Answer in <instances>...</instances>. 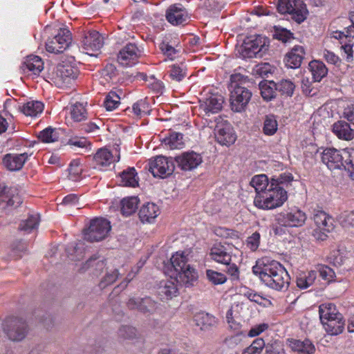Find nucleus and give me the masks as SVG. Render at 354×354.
<instances>
[{"label": "nucleus", "instance_id": "nucleus-56", "mask_svg": "<svg viewBox=\"0 0 354 354\" xmlns=\"http://www.w3.org/2000/svg\"><path fill=\"white\" fill-rule=\"evenodd\" d=\"M206 275L209 281L215 285L222 284L226 281V277L221 272L207 270Z\"/></svg>", "mask_w": 354, "mask_h": 354}, {"label": "nucleus", "instance_id": "nucleus-8", "mask_svg": "<svg viewBox=\"0 0 354 354\" xmlns=\"http://www.w3.org/2000/svg\"><path fill=\"white\" fill-rule=\"evenodd\" d=\"M111 229L110 222L103 218H95L91 221L84 230V239L90 242H98L104 239Z\"/></svg>", "mask_w": 354, "mask_h": 354}, {"label": "nucleus", "instance_id": "nucleus-2", "mask_svg": "<svg viewBox=\"0 0 354 354\" xmlns=\"http://www.w3.org/2000/svg\"><path fill=\"white\" fill-rule=\"evenodd\" d=\"M171 268L174 273L171 276L174 277L176 282L185 287H191L198 279V273L189 264L187 263V257L178 252L171 259ZM172 272V270H171Z\"/></svg>", "mask_w": 354, "mask_h": 354}, {"label": "nucleus", "instance_id": "nucleus-17", "mask_svg": "<svg viewBox=\"0 0 354 354\" xmlns=\"http://www.w3.org/2000/svg\"><path fill=\"white\" fill-rule=\"evenodd\" d=\"M265 279V285L268 287L277 291H285L288 288L290 277L287 270L281 265L278 270H276L275 275L273 278L266 277Z\"/></svg>", "mask_w": 354, "mask_h": 354}, {"label": "nucleus", "instance_id": "nucleus-19", "mask_svg": "<svg viewBox=\"0 0 354 354\" xmlns=\"http://www.w3.org/2000/svg\"><path fill=\"white\" fill-rule=\"evenodd\" d=\"M214 131L215 138L221 145L230 146L236 141V136L229 123L217 124Z\"/></svg>", "mask_w": 354, "mask_h": 354}, {"label": "nucleus", "instance_id": "nucleus-55", "mask_svg": "<svg viewBox=\"0 0 354 354\" xmlns=\"http://www.w3.org/2000/svg\"><path fill=\"white\" fill-rule=\"evenodd\" d=\"M26 244L23 241H16L11 246V257L13 259H18L22 257L26 251Z\"/></svg>", "mask_w": 354, "mask_h": 354}, {"label": "nucleus", "instance_id": "nucleus-12", "mask_svg": "<svg viewBox=\"0 0 354 354\" xmlns=\"http://www.w3.org/2000/svg\"><path fill=\"white\" fill-rule=\"evenodd\" d=\"M281 266V264L279 262L270 257H263L256 261L255 266L252 268V272L265 284V277L273 278L276 270Z\"/></svg>", "mask_w": 354, "mask_h": 354}, {"label": "nucleus", "instance_id": "nucleus-13", "mask_svg": "<svg viewBox=\"0 0 354 354\" xmlns=\"http://www.w3.org/2000/svg\"><path fill=\"white\" fill-rule=\"evenodd\" d=\"M72 37L66 28H61L59 32L46 43V50L53 53H63L71 44Z\"/></svg>", "mask_w": 354, "mask_h": 354}, {"label": "nucleus", "instance_id": "nucleus-58", "mask_svg": "<svg viewBox=\"0 0 354 354\" xmlns=\"http://www.w3.org/2000/svg\"><path fill=\"white\" fill-rule=\"evenodd\" d=\"M160 49L165 56L171 60L174 59L175 55L178 52V50L165 41L160 44Z\"/></svg>", "mask_w": 354, "mask_h": 354}, {"label": "nucleus", "instance_id": "nucleus-29", "mask_svg": "<svg viewBox=\"0 0 354 354\" xmlns=\"http://www.w3.org/2000/svg\"><path fill=\"white\" fill-rule=\"evenodd\" d=\"M288 342L291 349L298 353L313 354L315 351V346L308 339L301 341L299 339H291Z\"/></svg>", "mask_w": 354, "mask_h": 354}, {"label": "nucleus", "instance_id": "nucleus-18", "mask_svg": "<svg viewBox=\"0 0 354 354\" xmlns=\"http://www.w3.org/2000/svg\"><path fill=\"white\" fill-rule=\"evenodd\" d=\"M127 307L131 310H138L143 314H153L158 308V303L149 297H131L127 303Z\"/></svg>", "mask_w": 354, "mask_h": 354}, {"label": "nucleus", "instance_id": "nucleus-63", "mask_svg": "<svg viewBox=\"0 0 354 354\" xmlns=\"http://www.w3.org/2000/svg\"><path fill=\"white\" fill-rule=\"evenodd\" d=\"M328 259L330 263L337 267L340 266L344 263V257L339 250L332 251L328 257Z\"/></svg>", "mask_w": 354, "mask_h": 354}, {"label": "nucleus", "instance_id": "nucleus-60", "mask_svg": "<svg viewBox=\"0 0 354 354\" xmlns=\"http://www.w3.org/2000/svg\"><path fill=\"white\" fill-rule=\"evenodd\" d=\"M118 334L124 339H133L136 336V329L130 326H123L120 328Z\"/></svg>", "mask_w": 354, "mask_h": 354}, {"label": "nucleus", "instance_id": "nucleus-25", "mask_svg": "<svg viewBox=\"0 0 354 354\" xmlns=\"http://www.w3.org/2000/svg\"><path fill=\"white\" fill-rule=\"evenodd\" d=\"M304 55L305 52L303 46H294L284 58L286 66L290 68H299L301 66Z\"/></svg>", "mask_w": 354, "mask_h": 354}, {"label": "nucleus", "instance_id": "nucleus-36", "mask_svg": "<svg viewBox=\"0 0 354 354\" xmlns=\"http://www.w3.org/2000/svg\"><path fill=\"white\" fill-rule=\"evenodd\" d=\"M120 185L122 186L135 187L138 185V178L134 167H129L120 175Z\"/></svg>", "mask_w": 354, "mask_h": 354}, {"label": "nucleus", "instance_id": "nucleus-62", "mask_svg": "<svg viewBox=\"0 0 354 354\" xmlns=\"http://www.w3.org/2000/svg\"><path fill=\"white\" fill-rule=\"evenodd\" d=\"M301 88L303 93L306 95L313 96L316 94V91L312 86V81L308 77H302Z\"/></svg>", "mask_w": 354, "mask_h": 354}, {"label": "nucleus", "instance_id": "nucleus-3", "mask_svg": "<svg viewBox=\"0 0 354 354\" xmlns=\"http://www.w3.org/2000/svg\"><path fill=\"white\" fill-rule=\"evenodd\" d=\"M320 321L325 330L331 335L342 333L344 329L345 322L343 315L332 303L322 304L319 306Z\"/></svg>", "mask_w": 354, "mask_h": 354}, {"label": "nucleus", "instance_id": "nucleus-32", "mask_svg": "<svg viewBox=\"0 0 354 354\" xmlns=\"http://www.w3.org/2000/svg\"><path fill=\"white\" fill-rule=\"evenodd\" d=\"M313 82H320L328 73L325 64L318 60L311 61L308 64Z\"/></svg>", "mask_w": 354, "mask_h": 354}, {"label": "nucleus", "instance_id": "nucleus-52", "mask_svg": "<svg viewBox=\"0 0 354 354\" xmlns=\"http://www.w3.org/2000/svg\"><path fill=\"white\" fill-rule=\"evenodd\" d=\"M120 275L118 269H113L107 271L105 276L102 279L100 283V286L102 288H105L106 286L113 284Z\"/></svg>", "mask_w": 354, "mask_h": 354}, {"label": "nucleus", "instance_id": "nucleus-50", "mask_svg": "<svg viewBox=\"0 0 354 354\" xmlns=\"http://www.w3.org/2000/svg\"><path fill=\"white\" fill-rule=\"evenodd\" d=\"M277 126L274 115H267L264 120L263 132L266 135H273L277 130Z\"/></svg>", "mask_w": 354, "mask_h": 354}, {"label": "nucleus", "instance_id": "nucleus-57", "mask_svg": "<svg viewBox=\"0 0 354 354\" xmlns=\"http://www.w3.org/2000/svg\"><path fill=\"white\" fill-rule=\"evenodd\" d=\"M264 354H285V350L279 342L274 341L266 344Z\"/></svg>", "mask_w": 354, "mask_h": 354}, {"label": "nucleus", "instance_id": "nucleus-6", "mask_svg": "<svg viewBox=\"0 0 354 354\" xmlns=\"http://www.w3.org/2000/svg\"><path fill=\"white\" fill-rule=\"evenodd\" d=\"M268 50V40L260 35L248 38L238 50L243 58H261Z\"/></svg>", "mask_w": 354, "mask_h": 354}, {"label": "nucleus", "instance_id": "nucleus-40", "mask_svg": "<svg viewBox=\"0 0 354 354\" xmlns=\"http://www.w3.org/2000/svg\"><path fill=\"white\" fill-rule=\"evenodd\" d=\"M250 185L255 189L257 195L267 190V187H270L268 177L265 174L254 176L250 181Z\"/></svg>", "mask_w": 354, "mask_h": 354}, {"label": "nucleus", "instance_id": "nucleus-27", "mask_svg": "<svg viewBox=\"0 0 354 354\" xmlns=\"http://www.w3.org/2000/svg\"><path fill=\"white\" fill-rule=\"evenodd\" d=\"M333 132L341 140L350 141L354 138V129L344 120H339L333 124Z\"/></svg>", "mask_w": 354, "mask_h": 354}, {"label": "nucleus", "instance_id": "nucleus-24", "mask_svg": "<svg viewBox=\"0 0 354 354\" xmlns=\"http://www.w3.org/2000/svg\"><path fill=\"white\" fill-rule=\"evenodd\" d=\"M200 102V109L209 115L210 113H217L222 109L224 99L221 95L212 94Z\"/></svg>", "mask_w": 354, "mask_h": 354}, {"label": "nucleus", "instance_id": "nucleus-59", "mask_svg": "<svg viewBox=\"0 0 354 354\" xmlns=\"http://www.w3.org/2000/svg\"><path fill=\"white\" fill-rule=\"evenodd\" d=\"M318 270L321 277L327 281H331L335 277V272L330 268L325 265H319Z\"/></svg>", "mask_w": 354, "mask_h": 354}, {"label": "nucleus", "instance_id": "nucleus-7", "mask_svg": "<svg viewBox=\"0 0 354 354\" xmlns=\"http://www.w3.org/2000/svg\"><path fill=\"white\" fill-rule=\"evenodd\" d=\"M277 10L281 14H289L297 24H301L306 18L308 11L301 0H279Z\"/></svg>", "mask_w": 354, "mask_h": 354}, {"label": "nucleus", "instance_id": "nucleus-43", "mask_svg": "<svg viewBox=\"0 0 354 354\" xmlns=\"http://www.w3.org/2000/svg\"><path fill=\"white\" fill-rule=\"evenodd\" d=\"M317 277L315 271L311 270L307 274H300L297 279V285L301 289H305L313 284Z\"/></svg>", "mask_w": 354, "mask_h": 354}, {"label": "nucleus", "instance_id": "nucleus-4", "mask_svg": "<svg viewBox=\"0 0 354 354\" xmlns=\"http://www.w3.org/2000/svg\"><path fill=\"white\" fill-rule=\"evenodd\" d=\"M287 198V192L283 190V187H271L270 185L267 190L256 195L254 204L258 208L270 209L281 206Z\"/></svg>", "mask_w": 354, "mask_h": 354}, {"label": "nucleus", "instance_id": "nucleus-33", "mask_svg": "<svg viewBox=\"0 0 354 354\" xmlns=\"http://www.w3.org/2000/svg\"><path fill=\"white\" fill-rule=\"evenodd\" d=\"M194 322L201 330H209L216 324V319L209 313L201 312L195 315Z\"/></svg>", "mask_w": 354, "mask_h": 354}, {"label": "nucleus", "instance_id": "nucleus-34", "mask_svg": "<svg viewBox=\"0 0 354 354\" xmlns=\"http://www.w3.org/2000/svg\"><path fill=\"white\" fill-rule=\"evenodd\" d=\"M120 154L117 156V159H114L112 153L107 149H100L94 156V160L96 163L102 167L110 165L114 161H119Z\"/></svg>", "mask_w": 354, "mask_h": 354}, {"label": "nucleus", "instance_id": "nucleus-1", "mask_svg": "<svg viewBox=\"0 0 354 354\" xmlns=\"http://www.w3.org/2000/svg\"><path fill=\"white\" fill-rule=\"evenodd\" d=\"M354 151L348 149L338 150L327 148L322 153V160L330 170L344 169L354 178Z\"/></svg>", "mask_w": 354, "mask_h": 354}, {"label": "nucleus", "instance_id": "nucleus-15", "mask_svg": "<svg viewBox=\"0 0 354 354\" xmlns=\"http://www.w3.org/2000/svg\"><path fill=\"white\" fill-rule=\"evenodd\" d=\"M307 218L306 214L299 209H294L290 212H283L276 215V221L280 226L299 227L305 223Z\"/></svg>", "mask_w": 354, "mask_h": 354}, {"label": "nucleus", "instance_id": "nucleus-10", "mask_svg": "<svg viewBox=\"0 0 354 354\" xmlns=\"http://www.w3.org/2000/svg\"><path fill=\"white\" fill-rule=\"evenodd\" d=\"M77 70L70 65H59L52 73L53 83L58 88L69 87L77 77Z\"/></svg>", "mask_w": 354, "mask_h": 354}, {"label": "nucleus", "instance_id": "nucleus-47", "mask_svg": "<svg viewBox=\"0 0 354 354\" xmlns=\"http://www.w3.org/2000/svg\"><path fill=\"white\" fill-rule=\"evenodd\" d=\"M277 90L281 93V95L286 96H292L295 88V84L290 80H282L278 83H276Z\"/></svg>", "mask_w": 354, "mask_h": 354}, {"label": "nucleus", "instance_id": "nucleus-16", "mask_svg": "<svg viewBox=\"0 0 354 354\" xmlns=\"http://www.w3.org/2000/svg\"><path fill=\"white\" fill-rule=\"evenodd\" d=\"M174 170L173 161L162 156H156L153 160H151L149 164V171L154 177L163 178L171 175Z\"/></svg>", "mask_w": 354, "mask_h": 354}, {"label": "nucleus", "instance_id": "nucleus-39", "mask_svg": "<svg viewBox=\"0 0 354 354\" xmlns=\"http://www.w3.org/2000/svg\"><path fill=\"white\" fill-rule=\"evenodd\" d=\"M24 67L32 71L33 74L38 75L44 69V63L39 57L30 55L24 63Z\"/></svg>", "mask_w": 354, "mask_h": 354}, {"label": "nucleus", "instance_id": "nucleus-42", "mask_svg": "<svg viewBox=\"0 0 354 354\" xmlns=\"http://www.w3.org/2000/svg\"><path fill=\"white\" fill-rule=\"evenodd\" d=\"M39 222V214H31L27 219L21 222L19 226V230L30 233L32 230L37 227Z\"/></svg>", "mask_w": 354, "mask_h": 354}, {"label": "nucleus", "instance_id": "nucleus-41", "mask_svg": "<svg viewBox=\"0 0 354 354\" xmlns=\"http://www.w3.org/2000/svg\"><path fill=\"white\" fill-rule=\"evenodd\" d=\"M44 110V104L39 101H30L26 103L21 109L27 116L34 117Z\"/></svg>", "mask_w": 354, "mask_h": 354}, {"label": "nucleus", "instance_id": "nucleus-28", "mask_svg": "<svg viewBox=\"0 0 354 354\" xmlns=\"http://www.w3.org/2000/svg\"><path fill=\"white\" fill-rule=\"evenodd\" d=\"M313 218L319 229L329 232L333 229L332 218L324 211L315 209L313 212Z\"/></svg>", "mask_w": 354, "mask_h": 354}, {"label": "nucleus", "instance_id": "nucleus-31", "mask_svg": "<svg viewBox=\"0 0 354 354\" xmlns=\"http://www.w3.org/2000/svg\"><path fill=\"white\" fill-rule=\"evenodd\" d=\"M178 288L175 283L172 281H165L161 282L160 286L158 288V295L160 299H169L176 296Z\"/></svg>", "mask_w": 354, "mask_h": 354}, {"label": "nucleus", "instance_id": "nucleus-49", "mask_svg": "<svg viewBox=\"0 0 354 354\" xmlns=\"http://www.w3.org/2000/svg\"><path fill=\"white\" fill-rule=\"evenodd\" d=\"M342 226L346 229L354 227V210L351 212L345 211L338 217Z\"/></svg>", "mask_w": 354, "mask_h": 354}, {"label": "nucleus", "instance_id": "nucleus-45", "mask_svg": "<svg viewBox=\"0 0 354 354\" xmlns=\"http://www.w3.org/2000/svg\"><path fill=\"white\" fill-rule=\"evenodd\" d=\"M292 176L290 174H281L277 178H272L270 185L271 187H283V190H286L290 185V183L292 181Z\"/></svg>", "mask_w": 354, "mask_h": 354}, {"label": "nucleus", "instance_id": "nucleus-51", "mask_svg": "<svg viewBox=\"0 0 354 354\" xmlns=\"http://www.w3.org/2000/svg\"><path fill=\"white\" fill-rule=\"evenodd\" d=\"M39 139L44 142H54L58 140V136L54 129L48 127L41 131L38 136Z\"/></svg>", "mask_w": 354, "mask_h": 354}, {"label": "nucleus", "instance_id": "nucleus-30", "mask_svg": "<svg viewBox=\"0 0 354 354\" xmlns=\"http://www.w3.org/2000/svg\"><path fill=\"white\" fill-rule=\"evenodd\" d=\"M159 214L158 207L152 203H147L142 206L139 211V217L142 222H151Z\"/></svg>", "mask_w": 354, "mask_h": 354}, {"label": "nucleus", "instance_id": "nucleus-44", "mask_svg": "<svg viewBox=\"0 0 354 354\" xmlns=\"http://www.w3.org/2000/svg\"><path fill=\"white\" fill-rule=\"evenodd\" d=\"M166 145H169L170 149H180L185 145L183 135L180 133L173 132L169 138L165 139Z\"/></svg>", "mask_w": 354, "mask_h": 354}, {"label": "nucleus", "instance_id": "nucleus-22", "mask_svg": "<svg viewBox=\"0 0 354 354\" xmlns=\"http://www.w3.org/2000/svg\"><path fill=\"white\" fill-rule=\"evenodd\" d=\"M140 56V51L134 44L129 43L123 47L118 55V62L124 66L134 64Z\"/></svg>", "mask_w": 354, "mask_h": 354}, {"label": "nucleus", "instance_id": "nucleus-23", "mask_svg": "<svg viewBox=\"0 0 354 354\" xmlns=\"http://www.w3.org/2000/svg\"><path fill=\"white\" fill-rule=\"evenodd\" d=\"M175 160L183 170H192L197 167L202 162L201 155L194 151L185 152L176 156Z\"/></svg>", "mask_w": 354, "mask_h": 354}, {"label": "nucleus", "instance_id": "nucleus-9", "mask_svg": "<svg viewBox=\"0 0 354 354\" xmlns=\"http://www.w3.org/2000/svg\"><path fill=\"white\" fill-rule=\"evenodd\" d=\"M3 330L9 339L19 342L26 337L28 328L23 319L12 317L5 320Z\"/></svg>", "mask_w": 354, "mask_h": 354}, {"label": "nucleus", "instance_id": "nucleus-53", "mask_svg": "<svg viewBox=\"0 0 354 354\" xmlns=\"http://www.w3.org/2000/svg\"><path fill=\"white\" fill-rule=\"evenodd\" d=\"M120 97L115 92H110L106 97L104 102V106L107 111L115 109L120 104Z\"/></svg>", "mask_w": 354, "mask_h": 354}, {"label": "nucleus", "instance_id": "nucleus-61", "mask_svg": "<svg viewBox=\"0 0 354 354\" xmlns=\"http://www.w3.org/2000/svg\"><path fill=\"white\" fill-rule=\"evenodd\" d=\"M79 162L73 160L71 162L68 168L69 178L72 180H77L79 175L82 173V169L79 167Z\"/></svg>", "mask_w": 354, "mask_h": 354}, {"label": "nucleus", "instance_id": "nucleus-20", "mask_svg": "<svg viewBox=\"0 0 354 354\" xmlns=\"http://www.w3.org/2000/svg\"><path fill=\"white\" fill-rule=\"evenodd\" d=\"M82 48L86 54L92 55L91 52L100 50L103 44V37L96 30H91L84 33L82 38Z\"/></svg>", "mask_w": 354, "mask_h": 354}, {"label": "nucleus", "instance_id": "nucleus-38", "mask_svg": "<svg viewBox=\"0 0 354 354\" xmlns=\"http://www.w3.org/2000/svg\"><path fill=\"white\" fill-rule=\"evenodd\" d=\"M139 199L136 196L124 198L121 201V212L123 215L129 216L138 208Z\"/></svg>", "mask_w": 354, "mask_h": 354}, {"label": "nucleus", "instance_id": "nucleus-54", "mask_svg": "<svg viewBox=\"0 0 354 354\" xmlns=\"http://www.w3.org/2000/svg\"><path fill=\"white\" fill-rule=\"evenodd\" d=\"M71 114L75 121L80 122L86 118V109L82 104L76 103L72 106Z\"/></svg>", "mask_w": 354, "mask_h": 354}, {"label": "nucleus", "instance_id": "nucleus-35", "mask_svg": "<svg viewBox=\"0 0 354 354\" xmlns=\"http://www.w3.org/2000/svg\"><path fill=\"white\" fill-rule=\"evenodd\" d=\"M105 262L103 259H99L97 256H93L88 259L82 266L81 270L86 271L90 268L92 269V274L99 275L105 268Z\"/></svg>", "mask_w": 354, "mask_h": 354}, {"label": "nucleus", "instance_id": "nucleus-5", "mask_svg": "<svg viewBox=\"0 0 354 354\" xmlns=\"http://www.w3.org/2000/svg\"><path fill=\"white\" fill-rule=\"evenodd\" d=\"M232 250L230 244L216 243L211 248L209 256L216 262L225 265L227 273L233 279H238L239 268L235 263H232Z\"/></svg>", "mask_w": 354, "mask_h": 354}, {"label": "nucleus", "instance_id": "nucleus-26", "mask_svg": "<svg viewBox=\"0 0 354 354\" xmlns=\"http://www.w3.org/2000/svg\"><path fill=\"white\" fill-rule=\"evenodd\" d=\"M27 158L28 154L26 153L21 154L8 153L3 158V164L10 171H18L22 168Z\"/></svg>", "mask_w": 354, "mask_h": 354}, {"label": "nucleus", "instance_id": "nucleus-14", "mask_svg": "<svg viewBox=\"0 0 354 354\" xmlns=\"http://www.w3.org/2000/svg\"><path fill=\"white\" fill-rule=\"evenodd\" d=\"M22 203V198L17 187H8L0 184V209L7 212L9 207L16 208Z\"/></svg>", "mask_w": 354, "mask_h": 354}, {"label": "nucleus", "instance_id": "nucleus-37", "mask_svg": "<svg viewBox=\"0 0 354 354\" xmlns=\"http://www.w3.org/2000/svg\"><path fill=\"white\" fill-rule=\"evenodd\" d=\"M259 87L261 91L262 97L266 100L270 101L275 97L277 85L273 81L264 80L259 84Z\"/></svg>", "mask_w": 354, "mask_h": 354}, {"label": "nucleus", "instance_id": "nucleus-46", "mask_svg": "<svg viewBox=\"0 0 354 354\" xmlns=\"http://www.w3.org/2000/svg\"><path fill=\"white\" fill-rule=\"evenodd\" d=\"M187 75V68L185 66H183V65L177 66V65L174 64L171 66L169 76L172 80L176 81V82H180Z\"/></svg>", "mask_w": 354, "mask_h": 354}, {"label": "nucleus", "instance_id": "nucleus-21", "mask_svg": "<svg viewBox=\"0 0 354 354\" xmlns=\"http://www.w3.org/2000/svg\"><path fill=\"white\" fill-rule=\"evenodd\" d=\"M166 18L173 25H180L187 23L189 15L181 4H174L167 10Z\"/></svg>", "mask_w": 354, "mask_h": 354}, {"label": "nucleus", "instance_id": "nucleus-48", "mask_svg": "<svg viewBox=\"0 0 354 354\" xmlns=\"http://www.w3.org/2000/svg\"><path fill=\"white\" fill-rule=\"evenodd\" d=\"M230 80L232 84V86L234 85L245 86L248 88H251L254 85V82L249 79L248 77L244 76L240 73L232 74L230 77Z\"/></svg>", "mask_w": 354, "mask_h": 354}, {"label": "nucleus", "instance_id": "nucleus-11", "mask_svg": "<svg viewBox=\"0 0 354 354\" xmlns=\"http://www.w3.org/2000/svg\"><path fill=\"white\" fill-rule=\"evenodd\" d=\"M252 93L245 86L234 85L230 95V106L234 112L244 111L252 97Z\"/></svg>", "mask_w": 354, "mask_h": 354}, {"label": "nucleus", "instance_id": "nucleus-64", "mask_svg": "<svg viewBox=\"0 0 354 354\" xmlns=\"http://www.w3.org/2000/svg\"><path fill=\"white\" fill-rule=\"evenodd\" d=\"M260 234L257 232L253 233L246 241L247 246L252 251H255L259 246Z\"/></svg>", "mask_w": 354, "mask_h": 354}]
</instances>
